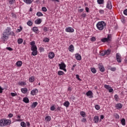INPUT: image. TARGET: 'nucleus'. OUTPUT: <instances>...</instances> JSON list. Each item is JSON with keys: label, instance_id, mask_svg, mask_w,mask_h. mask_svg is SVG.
<instances>
[{"label": "nucleus", "instance_id": "20", "mask_svg": "<svg viewBox=\"0 0 127 127\" xmlns=\"http://www.w3.org/2000/svg\"><path fill=\"white\" fill-rule=\"evenodd\" d=\"M0 127H4V122L3 119L0 120Z\"/></svg>", "mask_w": 127, "mask_h": 127}, {"label": "nucleus", "instance_id": "42", "mask_svg": "<svg viewBox=\"0 0 127 127\" xmlns=\"http://www.w3.org/2000/svg\"><path fill=\"white\" fill-rule=\"evenodd\" d=\"M95 108L96 109V110H97V111H99V110H100V109H101V107H100V105H96L95 106Z\"/></svg>", "mask_w": 127, "mask_h": 127}, {"label": "nucleus", "instance_id": "50", "mask_svg": "<svg viewBox=\"0 0 127 127\" xmlns=\"http://www.w3.org/2000/svg\"><path fill=\"white\" fill-rule=\"evenodd\" d=\"M114 116L117 120H119V119H120V116L118 114H116L114 115Z\"/></svg>", "mask_w": 127, "mask_h": 127}, {"label": "nucleus", "instance_id": "6", "mask_svg": "<svg viewBox=\"0 0 127 127\" xmlns=\"http://www.w3.org/2000/svg\"><path fill=\"white\" fill-rule=\"evenodd\" d=\"M116 60L118 63H122V57H121V55H120V54L117 53L116 54Z\"/></svg>", "mask_w": 127, "mask_h": 127}, {"label": "nucleus", "instance_id": "61", "mask_svg": "<svg viewBox=\"0 0 127 127\" xmlns=\"http://www.w3.org/2000/svg\"><path fill=\"white\" fill-rule=\"evenodd\" d=\"M21 30H22V27H21V26H20V29H17L18 32H20L21 31Z\"/></svg>", "mask_w": 127, "mask_h": 127}, {"label": "nucleus", "instance_id": "37", "mask_svg": "<svg viewBox=\"0 0 127 127\" xmlns=\"http://www.w3.org/2000/svg\"><path fill=\"white\" fill-rule=\"evenodd\" d=\"M27 25H28L29 26H31L32 25V24H33V22H32V21H28L27 22Z\"/></svg>", "mask_w": 127, "mask_h": 127}, {"label": "nucleus", "instance_id": "27", "mask_svg": "<svg viewBox=\"0 0 127 127\" xmlns=\"http://www.w3.org/2000/svg\"><path fill=\"white\" fill-rule=\"evenodd\" d=\"M23 101L26 104H28V103H29V99H28V98L27 97H25L24 98Z\"/></svg>", "mask_w": 127, "mask_h": 127}, {"label": "nucleus", "instance_id": "59", "mask_svg": "<svg viewBox=\"0 0 127 127\" xmlns=\"http://www.w3.org/2000/svg\"><path fill=\"white\" fill-rule=\"evenodd\" d=\"M81 121L82 123H85V122H87V119L86 118H83Z\"/></svg>", "mask_w": 127, "mask_h": 127}, {"label": "nucleus", "instance_id": "16", "mask_svg": "<svg viewBox=\"0 0 127 127\" xmlns=\"http://www.w3.org/2000/svg\"><path fill=\"white\" fill-rule=\"evenodd\" d=\"M42 22V19L38 18L35 21V24H40Z\"/></svg>", "mask_w": 127, "mask_h": 127}, {"label": "nucleus", "instance_id": "2", "mask_svg": "<svg viewBox=\"0 0 127 127\" xmlns=\"http://www.w3.org/2000/svg\"><path fill=\"white\" fill-rule=\"evenodd\" d=\"M31 50L32 51L31 55L33 56H36L37 55V48L33 47L31 48Z\"/></svg>", "mask_w": 127, "mask_h": 127}, {"label": "nucleus", "instance_id": "29", "mask_svg": "<svg viewBox=\"0 0 127 127\" xmlns=\"http://www.w3.org/2000/svg\"><path fill=\"white\" fill-rule=\"evenodd\" d=\"M30 45H31V46H32L31 48H32L33 47L37 48L36 45H35V42H34V41L31 42L30 43Z\"/></svg>", "mask_w": 127, "mask_h": 127}, {"label": "nucleus", "instance_id": "41", "mask_svg": "<svg viewBox=\"0 0 127 127\" xmlns=\"http://www.w3.org/2000/svg\"><path fill=\"white\" fill-rule=\"evenodd\" d=\"M105 53H106L107 55H109V54H111V50L110 49L107 50V51H105Z\"/></svg>", "mask_w": 127, "mask_h": 127}, {"label": "nucleus", "instance_id": "64", "mask_svg": "<svg viewBox=\"0 0 127 127\" xmlns=\"http://www.w3.org/2000/svg\"><path fill=\"white\" fill-rule=\"evenodd\" d=\"M99 12H100V13H101V14H103V13H104V10H103V9H100V10H99Z\"/></svg>", "mask_w": 127, "mask_h": 127}, {"label": "nucleus", "instance_id": "12", "mask_svg": "<svg viewBox=\"0 0 127 127\" xmlns=\"http://www.w3.org/2000/svg\"><path fill=\"white\" fill-rule=\"evenodd\" d=\"M37 93H38V90L37 89H34L31 90V95H32V96H34V95H36Z\"/></svg>", "mask_w": 127, "mask_h": 127}, {"label": "nucleus", "instance_id": "24", "mask_svg": "<svg viewBox=\"0 0 127 127\" xmlns=\"http://www.w3.org/2000/svg\"><path fill=\"white\" fill-rule=\"evenodd\" d=\"M23 1L27 4H30L33 1V0H23Z\"/></svg>", "mask_w": 127, "mask_h": 127}, {"label": "nucleus", "instance_id": "62", "mask_svg": "<svg viewBox=\"0 0 127 127\" xmlns=\"http://www.w3.org/2000/svg\"><path fill=\"white\" fill-rule=\"evenodd\" d=\"M123 12L125 15H127V9H126L125 10H124Z\"/></svg>", "mask_w": 127, "mask_h": 127}, {"label": "nucleus", "instance_id": "32", "mask_svg": "<svg viewBox=\"0 0 127 127\" xmlns=\"http://www.w3.org/2000/svg\"><path fill=\"white\" fill-rule=\"evenodd\" d=\"M80 116H81V117H82L83 118H85V117H86V114L84 111H81L80 112Z\"/></svg>", "mask_w": 127, "mask_h": 127}, {"label": "nucleus", "instance_id": "35", "mask_svg": "<svg viewBox=\"0 0 127 127\" xmlns=\"http://www.w3.org/2000/svg\"><path fill=\"white\" fill-rule=\"evenodd\" d=\"M91 71L93 73V74H95V73L97 72L96 68H95L94 67L91 68Z\"/></svg>", "mask_w": 127, "mask_h": 127}, {"label": "nucleus", "instance_id": "56", "mask_svg": "<svg viewBox=\"0 0 127 127\" xmlns=\"http://www.w3.org/2000/svg\"><path fill=\"white\" fill-rule=\"evenodd\" d=\"M6 49H7V50H9V51H12V50H13V49L11 47H7Z\"/></svg>", "mask_w": 127, "mask_h": 127}, {"label": "nucleus", "instance_id": "28", "mask_svg": "<svg viewBox=\"0 0 127 127\" xmlns=\"http://www.w3.org/2000/svg\"><path fill=\"white\" fill-rule=\"evenodd\" d=\"M34 80H35L34 76H31L29 79V81L31 83H33V82H34Z\"/></svg>", "mask_w": 127, "mask_h": 127}, {"label": "nucleus", "instance_id": "9", "mask_svg": "<svg viewBox=\"0 0 127 127\" xmlns=\"http://www.w3.org/2000/svg\"><path fill=\"white\" fill-rule=\"evenodd\" d=\"M59 66L61 70H62L64 68H66V64H65L64 62H62L61 64H59Z\"/></svg>", "mask_w": 127, "mask_h": 127}, {"label": "nucleus", "instance_id": "34", "mask_svg": "<svg viewBox=\"0 0 127 127\" xmlns=\"http://www.w3.org/2000/svg\"><path fill=\"white\" fill-rule=\"evenodd\" d=\"M36 15L37 16H43V14L42 13V12L39 11V12H37Z\"/></svg>", "mask_w": 127, "mask_h": 127}, {"label": "nucleus", "instance_id": "4", "mask_svg": "<svg viewBox=\"0 0 127 127\" xmlns=\"http://www.w3.org/2000/svg\"><path fill=\"white\" fill-rule=\"evenodd\" d=\"M1 39L2 40H3V41H5L6 40H7V39H8V35L4 33V32H3L2 35Z\"/></svg>", "mask_w": 127, "mask_h": 127}, {"label": "nucleus", "instance_id": "23", "mask_svg": "<svg viewBox=\"0 0 127 127\" xmlns=\"http://www.w3.org/2000/svg\"><path fill=\"white\" fill-rule=\"evenodd\" d=\"M64 107H66V108H68V107L70 106V103H69V101H66L64 103Z\"/></svg>", "mask_w": 127, "mask_h": 127}, {"label": "nucleus", "instance_id": "33", "mask_svg": "<svg viewBox=\"0 0 127 127\" xmlns=\"http://www.w3.org/2000/svg\"><path fill=\"white\" fill-rule=\"evenodd\" d=\"M17 42L18 44H21V43H22V42H23V39L20 38L18 39L17 40Z\"/></svg>", "mask_w": 127, "mask_h": 127}, {"label": "nucleus", "instance_id": "38", "mask_svg": "<svg viewBox=\"0 0 127 127\" xmlns=\"http://www.w3.org/2000/svg\"><path fill=\"white\" fill-rule=\"evenodd\" d=\"M20 126L22 127H26V124H25V123H24V122H22L20 123Z\"/></svg>", "mask_w": 127, "mask_h": 127}, {"label": "nucleus", "instance_id": "25", "mask_svg": "<svg viewBox=\"0 0 127 127\" xmlns=\"http://www.w3.org/2000/svg\"><path fill=\"white\" fill-rule=\"evenodd\" d=\"M16 64L17 67H21V65H22V62L19 61L16 63Z\"/></svg>", "mask_w": 127, "mask_h": 127}, {"label": "nucleus", "instance_id": "51", "mask_svg": "<svg viewBox=\"0 0 127 127\" xmlns=\"http://www.w3.org/2000/svg\"><path fill=\"white\" fill-rule=\"evenodd\" d=\"M75 76H76V79H77L78 80V81H82V79H81V78H80V77H79V75L76 74Z\"/></svg>", "mask_w": 127, "mask_h": 127}, {"label": "nucleus", "instance_id": "40", "mask_svg": "<svg viewBox=\"0 0 127 127\" xmlns=\"http://www.w3.org/2000/svg\"><path fill=\"white\" fill-rule=\"evenodd\" d=\"M101 41L102 42H108L109 41H108V39H107V38H103L102 39H101Z\"/></svg>", "mask_w": 127, "mask_h": 127}, {"label": "nucleus", "instance_id": "26", "mask_svg": "<svg viewBox=\"0 0 127 127\" xmlns=\"http://www.w3.org/2000/svg\"><path fill=\"white\" fill-rule=\"evenodd\" d=\"M19 86H25L26 83L24 81H20L18 83Z\"/></svg>", "mask_w": 127, "mask_h": 127}, {"label": "nucleus", "instance_id": "7", "mask_svg": "<svg viewBox=\"0 0 127 127\" xmlns=\"http://www.w3.org/2000/svg\"><path fill=\"white\" fill-rule=\"evenodd\" d=\"M106 8H108V9H112V8H113V5H112V1L109 0L107 2Z\"/></svg>", "mask_w": 127, "mask_h": 127}, {"label": "nucleus", "instance_id": "17", "mask_svg": "<svg viewBox=\"0 0 127 127\" xmlns=\"http://www.w3.org/2000/svg\"><path fill=\"white\" fill-rule=\"evenodd\" d=\"M37 105H38V103L37 102H33L31 105V108L34 109L35 108H36Z\"/></svg>", "mask_w": 127, "mask_h": 127}, {"label": "nucleus", "instance_id": "14", "mask_svg": "<svg viewBox=\"0 0 127 127\" xmlns=\"http://www.w3.org/2000/svg\"><path fill=\"white\" fill-rule=\"evenodd\" d=\"M65 31L66 32H70L72 33L74 32V29H73L72 27H69L65 29Z\"/></svg>", "mask_w": 127, "mask_h": 127}, {"label": "nucleus", "instance_id": "1", "mask_svg": "<svg viewBox=\"0 0 127 127\" xmlns=\"http://www.w3.org/2000/svg\"><path fill=\"white\" fill-rule=\"evenodd\" d=\"M106 22L102 21L100 22H98L96 24V27L98 30H103L105 27L106 26Z\"/></svg>", "mask_w": 127, "mask_h": 127}, {"label": "nucleus", "instance_id": "18", "mask_svg": "<svg viewBox=\"0 0 127 127\" xmlns=\"http://www.w3.org/2000/svg\"><path fill=\"white\" fill-rule=\"evenodd\" d=\"M68 50L70 52H74V46L70 45L68 47Z\"/></svg>", "mask_w": 127, "mask_h": 127}, {"label": "nucleus", "instance_id": "60", "mask_svg": "<svg viewBox=\"0 0 127 127\" xmlns=\"http://www.w3.org/2000/svg\"><path fill=\"white\" fill-rule=\"evenodd\" d=\"M109 93H112V92H113V91H114V89H113V88H112V87H110L109 89Z\"/></svg>", "mask_w": 127, "mask_h": 127}, {"label": "nucleus", "instance_id": "3", "mask_svg": "<svg viewBox=\"0 0 127 127\" xmlns=\"http://www.w3.org/2000/svg\"><path fill=\"white\" fill-rule=\"evenodd\" d=\"M4 120V127H7L11 124V121L10 120H7L6 119H3Z\"/></svg>", "mask_w": 127, "mask_h": 127}, {"label": "nucleus", "instance_id": "63", "mask_svg": "<svg viewBox=\"0 0 127 127\" xmlns=\"http://www.w3.org/2000/svg\"><path fill=\"white\" fill-rule=\"evenodd\" d=\"M82 17H86L87 16V15L85 13H83L81 15Z\"/></svg>", "mask_w": 127, "mask_h": 127}, {"label": "nucleus", "instance_id": "47", "mask_svg": "<svg viewBox=\"0 0 127 127\" xmlns=\"http://www.w3.org/2000/svg\"><path fill=\"white\" fill-rule=\"evenodd\" d=\"M104 88H105V89H107V90H109L111 88V86L110 85L105 84L104 85Z\"/></svg>", "mask_w": 127, "mask_h": 127}, {"label": "nucleus", "instance_id": "19", "mask_svg": "<svg viewBox=\"0 0 127 127\" xmlns=\"http://www.w3.org/2000/svg\"><path fill=\"white\" fill-rule=\"evenodd\" d=\"M99 117L98 116H95L94 117L93 121H94V123L95 124H98V123H99Z\"/></svg>", "mask_w": 127, "mask_h": 127}, {"label": "nucleus", "instance_id": "11", "mask_svg": "<svg viewBox=\"0 0 127 127\" xmlns=\"http://www.w3.org/2000/svg\"><path fill=\"white\" fill-rule=\"evenodd\" d=\"M75 57L76 60H78L79 61H80V60H82V57L81 56V55H80L79 53L76 54L75 55Z\"/></svg>", "mask_w": 127, "mask_h": 127}, {"label": "nucleus", "instance_id": "8", "mask_svg": "<svg viewBox=\"0 0 127 127\" xmlns=\"http://www.w3.org/2000/svg\"><path fill=\"white\" fill-rule=\"evenodd\" d=\"M98 68L101 72H105V67L102 64H98Z\"/></svg>", "mask_w": 127, "mask_h": 127}, {"label": "nucleus", "instance_id": "52", "mask_svg": "<svg viewBox=\"0 0 127 127\" xmlns=\"http://www.w3.org/2000/svg\"><path fill=\"white\" fill-rule=\"evenodd\" d=\"M43 31L44 32H47V31H48V28H47V27H45L43 29Z\"/></svg>", "mask_w": 127, "mask_h": 127}, {"label": "nucleus", "instance_id": "21", "mask_svg": "<svg viewBox=\"0 0 127 127\" xmlns=\"http://www.w3.org/2000/svg\"><path fill=\"white\" fill-rule=\"evenodd\" d=\"M32 30L35 33H38V28L37 27H33L32 28Z\"/></svg>", "mask_w": 127, "mask_h": 127}, {"label": "nucleus", "instance_id": "45", "mask_svg": "<svg viewBox=\"0 0 127 127\" xmlns=\"http://www.w3.org/2000/svg\"><path fill=\"white\" fill-rule=\"evenodd\" d=\"M114 98L116 102H118V101H119V96L117 94L114 96Z\"/></svg>", "mask_w": 127, "mask_h": 127}, {"label": "nucleus", "instance_id": "15", "mask_svg": "<svg viewBox=\"0 0 127 127\" xmlns=\"http://www.w3.org/2000/svg\"><path fill=\"white\" fill-rule=\"evenodd\" d=\"M55 56V54H54V53L51 52L48 55V57L50 58V59H53Z\"/></svg>", "mask_w": 127, "mask_h": 127}, {"label": "nucleus", "instance_id": "44", "mask_svg": "<svg viewBox=\"0 0 127 127\" xmlns=\"http://www.w3.org/2000/svg\"><path fill=\"white\" fill-rule=\"evenodd\" d=\"M106 38L108 41H111V39H112V36L111 35H108V37Z\"/></svg>", "mask_w": 127, "mask_h": 127}, {"label": "nucleus", "instance_id": "13", "mask_svg": "<svg viewBox=\"0 0 127 127\" xmlns=\"http://www.w3.org/2000/svg\"><path fill=\"white\" fill-rule=\"evenodd\" d=\"M115 108L117 109V110H121L123 108V104L121 103H118L115 105Z\"/></svg>", "mask_w": 127, "mask_h": 127}, {"label": "nucleus", "instance_id": "49", "mask_svg": "<svg viewBox=\"0 0 127 127\" xmlns=\"http://www.w3.org/2000/svg\"><path fill=\"white\" fill-rule=\"evenodd\" d=\"M42 10L45 12H46V11H47V8H46V7H42Z\"/></svg>", "mask_w": 127, "mask_h": 127}, {"label": "nucleus", "instance_id": "46", "mask_svg": "<svg viewBox=\"0 0 127 127\" xmlns=\"http://www.w3.org/2000/svg\"><path fill=\"white\" fill-rule=\"evenodd\" d=\"M9 4H13L14 3L15 0H8Z\"/></svg>", "mask_w": 127, "mask_h": 127}, {"label": "nucleus", "instance_id": "48", "mask_svg": "<svg viewBox=\"0 0 127 127\" xmlns=\"http://www.w3.org/2000/svg\"><path fill=\"white\" fill-rule=\"evenodd\" d=\"M44 42H49V38H45L44 40H43Z\"/></svg>", "mask_w": 127, "mask_h": 127}, {"label": "nucleus", "instance_id": "57", "mask_svg": "<svg viewBox=\"0 0 127 127\" xmlns=\"http://www.w3.org/2000/svg\"><path fill=\"white\" fill-rule=\"evenodd\" d=\"M9 35H11V36H15V34L13 32H11Z\"/></svg>", "mask_w": 127, "mask_h": 127}, {"label": "nucleus", "instance_id": "55", "mask_svg": "<svg viewBox=\"0 0 127 127\" xmlns=\"http://www.w3.org/2000/svg\"><path fill=\"white\" fill-rule=\"evenodd\" d=\"M91 41H96V37H92L91 39H90Z\"/></svg>", "mask_w": 127, "mask_h": 127}, {"label": "nucleus", "instance_id": "10", "mask_svg": "<svg viewBox=\"0 0 127 127\" xmlns=\"http://www.w3.org/2000/svg\"><path fill=\"white\" fill-rule=\"evenodd\" d=\"M11 30V29L10 27H7L6 29L4 31V33L7 35L8 36L10 33V31Z\"/></svg>", "mask_w": 127, "mask_h": 127}, {"label": "nucleus", "instance_id": "36", "mask_svg": "<svg viewBox=\"0 0 127 127\" xmlns=\"http://www.w3.org/2000/svg\"><path fill=\"white\" fill-rule=\"evenodd\" d=\"M64 72L61 71V70H60L58 72V75H59V76H61L62 75H64Z\"/></svg>", "mask_w": 127, "mask_h": 127}, {"label": "nucleus", "instance_id": "22", "mask_svg": "<svg viewBox=\"0 0 127 127\" xmlns=\"http://www.w3.org/2000/svg\"><path fill=\"white\" fill-rule=\"evenodd\" d=\"M21 91L23 94H26V93H27L28 89L26 88H23L21 89Z\"/></svg>", "mask_w": 127, "mask_h": 127}, {"label": "nucleus", "instance_id": "54", "mask_svg": "<svg viewBox=\"0 0 127 127\" xmlns=\"http://www.w3.org/2000/svg\"><path fill=\"white\" fill-rule=\"evenodd\" d=\"M17 95V93H14L13 92H11V96H12V97H15V96Z\"/></svg>", "mask_w": 127, "mask_h": 127}, {"label": "nucleus", "instance_id": "31", "mask_svg": "<svg viewBox=\"0 0 127 127\" xmlns=\"http://www.w3.org/2000/svg\"><path fill=\"white\" fill-rule=\"evenodd\" d=\"M121 123L122 126H125L126 125V119H125V118L122 119Z\"/></svg>", "mask_w": 127, "mask_h": 127}, {"label": "nucleus", "instance_id": "30", "mask_svg": "<svg viewBox=\"0 0 127 127\" xmlns=\"http://www.w3.org/2000/svg\"><path fill=\"white\" fill-rule=\"evenodd\" d=\"M46 122H50L51 121V117L47 116L45 118Z\"/></svg>", "mask_w": 127, "mask_h": 127}, {"label": "nucleus", "instance_id": "5", "mask_svg": "<svg viewBox=\"0 0 127 127\" xmlns=\"http://www.w3.org/2000/svg\"><path fill=\"white\" fill-rule=\"evenodd\" d=\"M86 95L90 99H92V98H94V96H93V92H92V91L91 90L87 91L86 93Z\"/></svg>", "mask_w": 127, "mask_h": 127}, {"label": "nucleus", "instance_id": "43", "mask_svg": "<svg viewBox=\"0 0 127 127\" xmlns=\"http://www.w3.org/2000/svg\"><path fill=\"white\" fill-rule=\"evenodd\" d=\"M106 54H107V53H106V52L105 51H102L100 52L101 56H105V55H106Z\"/></svg>", "mask_w": 127, "mask_h": 127}, {"label": "nucleus", "instance_id": "53", "mask_svg": "<svg viewBox=\"0 0 127 127\" xmlns=\"http://www.w3.org/2000/svg\"><path fill=\"white\" fill-rule=\"evenodd\" d=\"M55 109H56V108H55V106H54V105L51 107V108H50L51 111H54L55 110Z\"/></svg>", "mask_w": 127, "mask_h": 127}, {"label": "nucleus", "instance_id": "58", "mask_svg": "<svg viewBox=\"0 0 127 127\" xmlns=\"http://www.w3.org/2000/svg\"><path fill=\"white\" fill-rule=\"evenodd\" d=\"M110 70L114 72V71H116V70H117V68H116V67H111L110 68Z\"/></svg>", "mask_w": 127, "mask_h": 127}, {"label": "nucleus", "instance_id": "39", "mask_svg": "<svg viewBox=\"0 0 127 127\" xmlns=\"http://www.w3.org/2000/svg\"><path fill=\"white\" fill-rule=\"evenodd\" d=\"M98 4H103L104 3V0H97Z\"/></svg>", "mask_w": 127, "mask_h": 127}]
</instances>
